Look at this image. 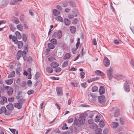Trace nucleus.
Segmentation results:
<instances>
[{"label":"nucleus","mask_w":134,"mask_h":134,"mask_svg":"<svg viewBox=\"0 0 134 134\" xmlns=\"http://www.w3.org/2000/svg\"><path fill=\"white\" fill-rule=\"evenodd\" d=\"M85 121V117L83 115L80 116L78 120L75 119L74 122L78 126L83 124Z\"/></svg>","instance_id":"nucleus-1"},{"label":"nucleus","mask_w":134,"mask_h":134,"mask_svg":"<svg viewBox=\"0 0 134 134\" xmlns=\"http://www.w3.org/2000/svg\"><path fill=\"white\" fill-rule=\"evenodd\" d=\"M25 101L26 100L23 98L20 99L18 100L17 103H14L13 105L18 109H20L22 108L23 104L24 103Z\"/></svg>","instance_id":"nucleus-2"},{"label":"nucleus","mask_w":134,"mask_h":134,"mask_svg":"<svg viewBox=\"0 0 134 134\" xmlns=\"http://www.w3.org/2000/svg\"><path fill=\"white\" fill-rule=\"evenodd\" d=\"M4 87L5 89L7 90V92L8 95L10 96L12 94L13 90L12 87H9V86H4Z\"/></svg>","instance_id":"nucleus-3"},{"label":"nucleus","mask_w":134,"mask_h":134,"mask_svg":"<svg viewBox=\"0 0 134 134\" xmlns=\"http://www.w3.org/2000/svg\"><path fill=\"white\" fill-rule=\"evenodd\" d=\"M112 69L110 67L108 68L107 70V73L108 77L109 80H111L113 77L112 75Z\"/></svg>","instance_id":"nucleus-4"},{"label":"nucleus","mask_w":134,"mask_h":134,"mask_svg":"<svg viewBox=\"0 0 134 134\" xmlns=\"http://www.w3.org/2000/svg\"><path fill=\"white\" fill-rule=\"evenodd\" d=\"M9 0H2L0 4V8H3L6 7L8 3Z\"/></svg>","instance_id":"nucleus-5"},{"label":"nucleus","mask_w":134,"mask_h":134,"mask_svg":"<svg viewBox=\"0 0 134 134\" xmlns=\"http://www.w3.org/2000/svg\"><path fill=\"white\" fill-rule=\"evenodd\" d=\"M103 64L105 66L108 67L110 64V61L109 59L106 57H104L103 60Z\"/></svg>","instance_id":"nucleus-6"},{"label":"nucleus","mask_w":134,"mask_h":134,"mask_svg":"<svg viewBox=\"0 0 134 134\" xmlns=\"http://www.w3.org/2000/svg\"><path fill=\"white\" fill-rule=\"evenodd\" d=\"M98 100L99 103L101 104L104 105L105 102V96H102L98 97Z\"/></svg>","instance_id":"nucleus-7"},{"label":"nucleus","mask_w":134,"mask_h":134,"mask_svg":"<svg viewBox=\"0 0 134 134\" xmlns=\"http://www.w3.org/2000/svg\"><path fill=\"white\" fill-rule=\"evenodd\" d=\"M129 85V82L126 81L124 83V89L126 92H129L130 91Z\"/></svg>","instance_id":"nucleus-8"},{"label":"nucleus","mask_w":134,"mask_h":134,"mask_svg":"<svg viewBox=\"0 0 134 134\" xmlns=\"http://www.w3.org/2000/svg\"><path fill=\"white\" fill-rule=\"evenodd\" d=\"M56 92L58 96H62L63 95V90L60 87H56Z\"/></svg>","instance_id":"nucleus-9"},{"label":"nucleus","mask_w":134,"mask_h":134,"mask_svg":"<svg viewBox=\"0 0 134 134\" xmlns=\"http://www.w3.org/2000/svg\"><path fill=\"white\" fill-rule=\"evenodd\" d=\"M28 48L27 46H26L24 48V50L22 52V55L24 59L26 58V55L27 52L28 51Z\"/></svg>","instance_id":"nucleus-10"},{"label":"nucleus","mask_w":134,"mask_h":134,"mask_svg":"<svg viewBox=\"0 0 134 134\" xmlns=\"http://www.w3.org/2000/svg\"><path fill=\"white\" fill-rule=\"evenodd\" d=\"M114 78L118 80H120L122 79L124 76L120 74H116L114 76Z\"/></svg>","instance_id":"nucleus-11"},{"label":"nucleus","mask_w":134,"mask_h":134,"mask_svg":"<svg viewBox=\"0 0 134 134\" xmlns=\"http://www.w3.org/2000/svg\"><path fill=\"white\" fill-rule=\"evenodd\" d=\"M50 65L51 67L55 68L59 66V64L57 62H54L51 63L50 64Z\"/></svg>","instance_id":"nucleus-12"},{"label":"nucleus","mask_w":134,"mask_h":134,"mask_svg":"<svg viewBox=\"0 0 134 134\" xmlns=\"http://www.w3.org/2000/svg\"><path fill=\"white\" fill-rule=\"evenodd\" d=\"M99 92L100 94H104L105 92V89L103 86L100 87L99 90Z\"/></svg>","instance_id":"nucleus-13"},{"label":"nucleus","mask_w":134,"mask_h":134,"mask_svg":"<svg viewBox=\"0 0 134 134\" xmlns=\"http://www.w3.org/2000/svg\"><path fill=\"white\" fill-rule=\"evenodd\" d=\"M100 79L99 77H94L91 78L90 79H88L87 80V82L88 83H90L96 80H98Z\"/></svg>","instance_id":"nucleus-14"},{"label":"nucleus","mask_w":134,"mask_h":134,"mask_svg":"<svg viewBox=\"0 0 134 134\" xmlns=\"http://www.w3.org/2000/svg\"><path fill=\"white\" fill-rule=\"evenodd\" d=\"M8 110L12 111L14 109V107L13 104L11 103H9L6 106Z\"/></svg>","instance_id":"nucleus-15"},{"label":"nucleus","mask_w":134,"mask_h":134,"mask_svg":"<svg viewBox=\"0 0 134 134\" xmlns=\"http://www.w3.org/2000/svg\"><path fill=\"white\" fill-rule=\"evenodd\" d=\"M94 72L96 74L99 75L104 76L105 75L104 73L99 70H96Z\"/></svg>","instance_id":"nucleus-16"},{"label":"nucleus","mask_w":134,"mask_h":134,"mask_svg":"<svg viewBox=\"0 0 134 134\" xmlns=\"http://www.w3.org/2000/svg\"><path fill=\"white\" fill-rule=\"evenodd\" d=\"M12 21L15 24H17L19 23V20L16 17L13 16L12 17Z\"/></svg>","instance_id":"nucleus-17"},{"label":"nucleus","mask_w":134,"mask_h":134,"mask_svg":"<svg viewBox=\"0 0 134 134\" xmlns=\"http://www.w3.org/2000/svg\"><path fill=\"white\" fill-rule=\"evenodd\" d=\"M47 71L49 73H52L53 72V68L50 67L48 66L46 68Z\"/></svg>","instance_id":"nucleus-18"},{"label":"nucleus","mask_w":134,"mask_h":134,"mask_svg":"<svg viewBox=\"0 0 134 134\" xmlns=\"http://www.w3.org/2000/svg\"><path fill=\"white\" fill-rule=\"evenodd\" d=\"M13 79H11L8 80H6L5 82L6 84L8 85L11 84L13 81Z\"/></svg>","instance_id":"nucleus-19"},{"label":"nucleus","mask_w":134,"mask_h":134,"mask_svg":"<svg viewBox=\"0 0 134 134\" xmlns=\"http://www.w3.org/2000/svg\"><path fill=\"white\" fill-rule=\"evenodd\" d=\"M70 30L72 33H75L76 30V27L74 26H70L69 27Z\"/></svg>","instance_id":"nucleus-20"},{"label":"nucleus","mask_w":134,"mask_h":134,"mask_svg":"<svg viewBox=\"0 0 134 134\" xmlns=\"http://www.w3.org/2000/svg\"><path fill=\"white\" fill-rule=\"evenodd\" d=\"M22 55V54L21 51L19 50L16 55V59L17 60L19 59L21 57Z\"/></svg>","instance_id":"nucleus-21"},{"label":"nucleus","mask_w":134,"mask_h":134,"mask_svg":"<svg viewBox=\"0 0 134 134\" xmlns=\"http://www.w3.org/2000/svg\"><path fill=\"white\" fill-rule=\"evenodd\" d=\"M88 123L92 125L93 127L94 126L96 127L97 126V125L93 122V121L92 119H89L88 121Z\"/></svg>","instance_id":"nucleus-22"},{"label":"nucleus","mask_w":134,"mask_h":134,"mask_svg":"<svg viewBox=\"0 0 134 134\" xmlns=\"http://www.w3.org/2000/svg\"><path fill=\"white\" fill-rule=\"evenodd\" d=\"M64 22L66 26H69L71 22L70 20L66 18L64 19Z\"/></svg>","instance_id":"nucleus-23"},{"label":"nucleus","mask_w":134,"mask_h":134,"mask_svg":"<svg viewBox=\"0 0 134 134\" xmlns=\"http://www.w3.org/2000/svg\"><path fill=\"white\" fill-rule=\"evenodd\" d=\"M71 57V54L69 53H67L65 54L64 56L63 59L64 60H66L70 58Z\"/></svg>","instance_id":"nucleus-24"},{"label":"nucleus","mask_w":134,"mask_h":134,"mask_svg":"<svg viewBox=\"0 0 134 134\" xmlns=\"http://www.w3.org/2000/svg\"><path fill=\"white\" fill-rule=\"evenodd\" d=\"M15 76V71H13L10 73L9 74L8 77L9 78H10L12 77H14Z\"/></svg>","instance_id":"nucleus-25"},{"label":"nucleus","mask_w":134,"mask_h":134,"mask_svg":"<svg viewBox=\"0 0 134 134\" xmlns=\"http://www.w3.org/2000/svg\"><path fill=\"white\" fill-rule=\"evenodd\" d=\"M15 34L17 38L19 40L21 39L22 36L21 34L18 31H16L15 32Z\"/></svg>","instance_id":"nucleus-26"},{"label":"nucleus","mask_w":134,"mask_h":134,"mask_svg":"<svg viewBox=\"0 0 134 134\" xmlns=\"http://www.w3.org/2000/svg\"><path fill=\"white\" fill-rule=\"evenodd\" d=\"M53 13L54 15L55 16H57L60 14V12L58 11L56 9L53 10Z\"/></svg>","instance_id":"nucleus-27"},{"label":"nucleus","mask_w":134,"mask_h":134,"mask_svg":"<svg viewBox=\"0 0 134 134\" xmlns=\"http://www.w3.org/2000/svg\"><path fill=\"white\" fill-rule=\"evenodd\" d=\"M119 111L120 110L119 109H116L114 113V116L116 117L118 116L119 114Z\"/></svg>","instance_id":"nucleus-28"},{"label":"nucleus","mask_w":134,"mask_h":134,"mask_svg":"<svg viewBox=\"0 0 134 134\" xmlns=\"http://www.w3.org/2000/svg\"><path fill=\"white\" fill-rule=\"evenodd\" d=\"M18 47L19 49H21L23 46V43L22 41H18Z\"/></svg>","instance_id":"nucleus-29"},{"label":"nucleus","mask_w":134,"mask_h":134,"mask_svg":"<svg viewBox=\"0 0 134 134\" xmlns=\"http://www.w3.org/2000/svg\"><path fill=\"white\" fill-rule=\"evenodd\" d=\"M17 29L21 31H22L23 29V26L22 24H20L17 25Z\"/></svg>","instance_id":"nucleus-30"},{"label":"nucleus","mask_w":134,"mask_h":134,"mask_svg":"<svg viewBox=\"0 0 134 134\" xmlns=\"http://www.w3.org/2000/svg\"><path fill=\"white\" fill-rule=\"evenodd\" d=\"M55 19L58 21L63 22V19L60 16H58L56 17Z\"/></svg>","instance_id":"nucleus-31"},{"label":"nucleus","mask_w":134,"mask_h":134,"mask_svg":"<svg viewBox=\"0 0 134 134\" xmlns=\"http://www.w3.org/2000/svg\"><path fill=\"white\" fill-rule=\"evenodd\" d=\"M6 110V108L4 107H2L0 108V114H1L3 113H4V112H5Z\"/></svg>","instance_id":"nucleus-32"},{"label":"nucleus","mask_w":134,"mask_h":134,"mask_svg":"<svg viewBox=\"0 0 134 134\" xmlns=\"http://www.w3.org/2000/svg\"><path fill=\"white\" fill-rule=\"evenodd\" d=\"M48 47L50 49H53L55 47V46L52 44L51 43H48Z\"/></svg>","instance_id":"nucleus-33"},{"label":"nucleus","mask_w":134,"mask_h":134,"mask_svg":"<svg viewBox=\"0 0 134 134\" xmlns=\"http://www.w3.org/2000/svg\"><path fill=\"white\" fill-rule=\"evenodd\" d=\"M57 33V37L59 38L60 39L61 38L62 35V31H59Z\"/></svg>","instance_id":"nucleus-34"},{"label":"nucleus","mask_w":134,"mask_h":134,"mask_svg":"<svg viewBox=\"0 0 134 134\" xmlns=\"http://www.w3.org/2000/svg\"><path fill=\"white\" fill-rule=\"evenodd\" d=\"M50 42L51 43L53 44H55L57 42V41L56 39L52 38L50 40Z\"/></svg>","instance_id":"nucleus-35"},{"label":"nucleus","mask_w":134,"mask_h":134,"mask_svg":"<svg viewBox=\"0 0 134 134\" xmlns=\"http://www.w3.org/2000/svg\"><path fill=\"white\" fill-rule=\"evenodd\" d=\"M17 38L15 36H13V37H12V41L15 44H17L18 43V40H17Z\"/></svg>","instance_id":"nucleus-36"},{"label":"nucleus","mask_w":134,"mask_h":134,"mask_svg":"<svg viewBox=\"0 0 134 134\" xmlns=\"http://www.w3.org/2000/svg\"><path fill=\"white\" fill-rule=\"evenodd\" d=\"M99 125L100 127H103L104 126V124L103 120H100L99 123Z\"/></svg>","instance_id":"nucleus-37"},{"label":"nucleus","mask_w":134,"mask_h":134,"mask_svg":"<svg viewBox=\"0 0 134 134\" xmlns=\"http://www.w3.org/2000/svg\"><path fill=\"white\" fill-rule=\"evenodd\" d=\"M5 112H4V114L6 115H10V114L11 113L12 111H10L9 110H7L6 109Z\"/></svg>","instance_id":"nucleus-38"},{"label":"nucleus","mask_w":134,"mask_h":134,"mask_svg":"<svg viewBox=\"0 0 134 134\" xmlns=\"http://www.w3.org/2000/svg\"><path fill=\"white\" fill-rule=\"evenodd\" d=\"M9 26L10 30L12 31H13L15 30V28L14 27L13 25L12 24H10L9 25Z\"/></svg>","instance_id":"nucleus-39"},{"label":"nucleus","mask_w":134,"mask_h":134,"mask_svg":"<svg viewBox=\"0 0 134 134\" xmlns=\"http://www.w3.org/2000/svg\"><path fill=\"white\" fill-rule=\"evenodd\" d=\"M40 74L38 72L36 73L35 75V78L36 79H38L40 77Z\"/></svg>","instance_id":"nucleus-40"},{"label":"nucleus","mask_w":134,"mask_h":134,"mask_svg":"<svg viewBox=\"0 0 134 134\" xmlns=\"http://www.w3.org/2000/svg\"><path fill=\"white\" fill-rule=\"evenodd\" d=\"M68 61H65L64 62L62 65L63 67L66 66L68 64Z\"/></svg>","instance_id":"nucleus-41"},{"label":"nucleus","mask_w":134,"mask_h":134,"mask_svg":"<svg viewBox=\"0 0 134 134\" xmlns=\"http://www.w3.org/2000/svg\"><path fill=\"white\" fill-rule=\"evenodd\" d=\"M77 15L76 14H75L74 15L72 14H69L68 15V17L69 19H72L74 17V16H76Z\"/></svg>","instance_id":"nucleus-42"},{"label":"nucleus","mask_w":134,"mask_h":134,"mask_svg":"<svg viewBox=\"0 0 134 134\" xmlns=\"http://www.w3.org/2000/svg\"><path fill=\"white\" fill-rule=\"evenodd\" d=\"M98 87L97 86H95L93 87L92 88V91L93 92H95L97 91Z\"/></svg>","instance_id":"nucleus-43"},{"label":"nucleus","mask_w":134,"mask_h":134,"mask_svg":"<svg viewBox=\"0 0 134 134\" xmlns=\"http://www.w3.org/2000/svg\"><path fill=\"white\" fill-rule=\"evenodd\" d=\"M112 126L114 128H116L118 126V123L116 122H113L112 124Z\"/></svg>","instance_id":"nucleus-44"},{"label":"nucleus","mask_w":134,"mask_h":134,"mask_svg":"<svg viewBox=\"0 0 134 134\" xmlns=\"http://www.w3.org/2000/svg\"><path fill=\"white\" fill-rule=\"evenodd\" d=\"M55 58L53 57H50L48 59V60L50 62H52L55 60Z\"/></svg>","instance_id":"nucleus-45"},{"label":"nucleus","mask_w":134,"mask_h":134,"mask_svg":"<svg viewBox=\"0 0 134 134\" xmlns=\"http://www.w3.org/2000/svg\"><path fill=\"white\" fill-rule=\"evenodd\" d=\"M22 39L24 42H26L27 41V37L26 35L25 34H23V35Z\"/></svg>","instance_id":"nucleus-46"},{"label":"nucleus","mask_w":134,"mask_h":134,"mask_svg":"<svg viewBox=\"0 0 134 134\" xmlns=\"http://www.w3.org/2000/svg\"><path fill=\"white\" fill-rule=\"evenodd\" d=\"M87 86V85L85 82H83L81 84V86L82 87L86 88Z\"/></svg>","instance_id":"nucleus-47"},{"label":"nucleus","mask_w":134,"mask_h":134,"mask_svg":"<svg viewBox=\"0 0 134 134\" xmlns=\"http://www.w3.org/2000/svg\"><path fill=\"white\" fill-rule=\"evenodd\" d=\"M62 69L60 67H58L55 69V71L57 72H58L61 71Z\"/></svg>","instance_id":"nucleus-48"},{"label":"nucleus","mask_w":134,"mask_h":134,"mask_svg":"<svg viewBox=\"0 0 134 134\" xmlns=\"http://www.w3.org/2000/svg\"><path fill=\"white\" fill-rule=\"evenodd\" d=\"M34 93V91L32 90H29L27 91V94L29 95H30L31 94H32L33 93Z\"/></svg>","instance_id":"nucleus-49"},{"label":"nucleus","mask_w":134,"mask_h":134,"mask_svg":"<svg viewBox=\"0 0 134 134\" xmlns=\"http://www.w3.org/2000/svg\"><path fill=\"white\" fill-rule=\"evenodd\" d=\"M78 21V19H75L73 20V21L72 22V23L73 24H76Z\"/></svg>","instance_id":"nucleus-50"},{"label":"nucleus","mask_w":134,"mask_h":134,"mask_svg":"<svg viewBox=\"0 0 134 134\" xmlns=\"http://www.w3.org/2000/svg\"><path fill=\"white\" fill-rule=\"evenodd\" d=\"M51 78L53 80H58L59 79V78L58 77H56L53 76L51 77Z\"/></svg>","instance_id":"nucleus-51"},{"label":"nucleus","mask_w":134,"mask_h":134,"mask_svg":"<svg viewBox=\"0 0 134 134\" xmlns=\"http://www.w3.org/2000/svg\"><path fill=\"white\" fill-rule=\"evenodd\" d=\"M16 3L15 0H11L9 3L10 5H12L15 4Z\"/></svg>","instance_id":"nucleus-52"},{"label":"nucleus","mask_w":134,"mask_h":134,"mask_svg":"<svg viewBox=\"0 0 134 134\" xmlns=\"http://www.w3.org/2000/svg\"><path fill=\"white\" fill-rule=\"evenodd\" d=\"M130 64L132 68L134 69V61L133 60H131L130 61Z\"/></svg>","instance_id":"nucleus-53"},{"label":"nucleus","mask_w":134,"mask_h":134,"mask_svg":"<svg viewBox=\"0 0 134 134\" xmlns=\"http://www.w3.org/2000/svg\"><path fill=\"white\" fill-rule=\"evenodd\" d=\"M85 73L84 72H82L80 73V76L81 77L82 79H83L85 77L84 75H85Z\"/></svg>","instance_id":"nucleus-54"},{"label":"nucleus","mask_w":134,"mask_h":134,"mask_svg":"<svg viewBox=\"0 0 134 134\" xmlns=\"http://www.w3.org/2000/svg\"><path fill=\"white\" fill-rule=\"evenodd\" d=\"M93 44L96 45L97 44V42L95 39H92Z\"/></svg>","instance_id":"nucleus-55"},{"label":"nucleus","mask_w":134,"mask_h":134,"mask_svg":"<svg viewBox=\"0 0 134 134\" xmlns=\"http://www.w3.org/2000/svg\"><path fill=\"white\" fill-rule=\"evenodd\" d=\"M120 121L121 124H123L125 120L124 119L122 118H121L120 119Z\"/></svg>","instance_id":"nucleus-56"},{"label":"nucleus","mask_w":134,"mask_h":134,"mask_svg":"<svg viewBox=\"0 0 134 134\" xmlns=\"http://www.w3.org/2000/svg\"><path fill=\"white\" fill-rule=\"evenodd\" d=\"M83 49H84V48H83V47H82V48L81 49V52H80V55L81 57H82L83 55Z\"/></svg>","instance_id":"nucleus-57"},{"label":"nucleus","mask_w":134,"mask_h":134,"mask_svg":"<svg viewBox=\"0 0 134 134\" xmlns=\"http://www.w3.org/2000/svg\"><path fill=\"white\" fill-rule=\"evenodd\" d=\"M96 131V132L101 133L102 132V130L100 128H98L97 129Z\"/></svg>","instance_id":"nucleus-58"},{"label":"nucleus","mask_w":134,"mask_h":134,"mask_svg":"<svg viewBox=\"0 0 134 134\" xmlns=\"http://www.w3.org/2000/svg\"><path fill=\"white\" fill-rule=\"evenodd\" d=\"M69 2H65L63 3V7H66L68 5Z\"/></svg>","instance_id":"nucleus-59"},{"label":"nucleus","mask_w":134,"mask_h":134,"mask_svg":"<svg viewBox=\"0 0 134 134\" xmlns=\"http://www.w3.org/2000/svg\"><path fill=\"white\" fill-rule=\"evenodd\" d=\"M52 37L53 38H56L57 37V32H55L52 35Z\"/></svg>","instance_id":"nucleus-60"},{"label":"nucleus","mask_w":134,"mask_h":134,"mask_svg":"<svg viewBox=\"0 0 134 134\" xmlns=\"http://www.w3.org/2000/svg\"><path fill=\"white\" fill-rule=\"evenodd\" d=\"M8 99L9 102H12L14 101V98L13 97L10 98H9Z\"/></svg>","instance_id":"nucleus-61"},{"label":"nucleus","mask_w":134,"mask_h":134,"mask_svg":"<svg viewBox=\"0 0 134 134\" xmlns=\"http://www.w3.org/2000/svg\"><path fill=\"white\" fill-rule=\"evenodd\" d=\"M10 131L13 134H15V129H10Z\"/></svg>","instance_id":"nucleus-62"},{"label":"nucleus","mask_w":134,"mask_h":134,"mask_svg":"<svg viewBox=\"0 0 134 134\" xmlns=\"http://www.w3.org/2000/svg\"><path fill=\"white\" fill-rule=\"evenodd\" d=\"M74 120V119L73 118H71L69 119L68 121V123H70L72 122Z\"/></svg>","instance_id":"nucleus-63"},{"label":"nucleus","mask_w":134,"mask_h":134,"mask_svg":"<svg viewBox=\"0 0 134 134\" xmlns=\"http://www.w3.org/2000/svg\"><path fill=\"white\" fill-rule=\"evenodd\" d=\"M76 49L75 48H73L72 49L71 51L72 53L73 54H75L76 53Z\"/></svg>","instance_id":"nucleus-64"}]
</instances>
